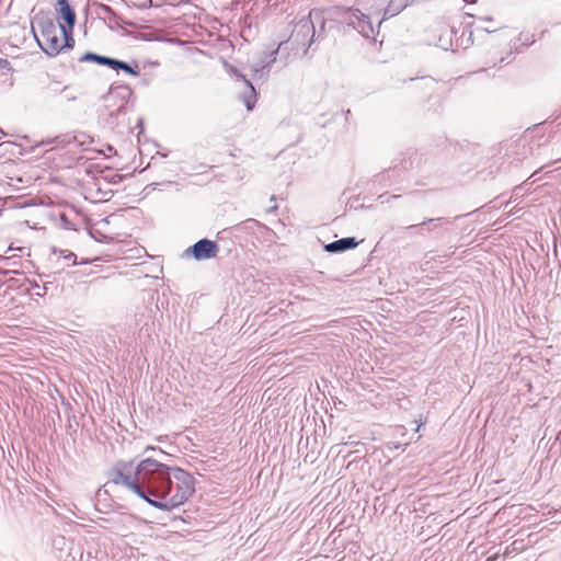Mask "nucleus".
I'll return each mask as SVG.
<instances>
[{
  "label": "nucleus",
  "instance_id": "15",
  "mask_svg": "<svg viewBox=\"0 0 561 561\" xmlns=\"http://www.w3.org/2000/svg\"><path fill=\"white\" fill-rule=\"evenodd\" d=\"M489 33L490 30L488 28V26L474 24L472 25L471 31H469V38H471L472 41H474L476 38L485 39Z\"/></svg>",
  "mask_w": 561,
  "mask_h": 561
},
{
  "label": "nucleus",
  "instance_id": "26",
  "mask_svg": "<svg viewBox=\"0 0 561 561\" xmlns=\"http://www.w3.org/2000/svg\"><path fill=\"white\" fill-rule=\"evenodd\" d=\"M7 261V257H4L3 255H0V263Z\"/></svg>",
  "mask_w": 561,
  "mask_h": 561
},
{
  "label": "nucleus",
  "instance_id": "31",
  "mask_svg": "<svg viewBox=\"0 0 561 561\" xmlns=\"http://www.w3.org/2000/svg\"><path fill=\"white\" fill-rule=\"evenodd\" d=\"M147 450H154V447H147Z\"/></svg>",
  "mask_w": 561,
  "mask_h": 561
},
{
  "label": "nucleus",
  "instance_id": "32",
  "mask_svg": "<svg viewBox=\"0 0 561 561\" xmlns=\"http://www.w3.org/2000/svg\"><path fill=\"white\" fill-rule=\"evenodd\" d=\"M466 3H471L473 0H465Z\"/></svg>",
  "mask_w": 561,
  "mask_h": 561
},
{
  "label": "nucleus",
  "instance_id": "2",
  "mask_svg": "<svg viewBox=\"0 0 561 561\" xmlns=\"http://www.w3.org/2000/svg\"><path fill=\"white\" fill-rule=\"evenodd\" d=\"M316 24H319V31H323L325 19H323L322 11L313 9L309 11L308 16H305L294 24L290 36L287 41L278 44V48L272 51V57L278 54L284 46H290L295 55L306 56L310 45L314 42Z\"/></svg>",
  "mask_w": 561,
  "mask_h": 561
},
{
  "label": "nucleus",
  "instance_id": "25",
  "mask_svg": "<svg viewBox=\"0 0 561 561\" xmlns=\"http://www.w3.org/2000/svg\"><path fill=\"white\" fill-rule=\"evenodd\" d=\"M500 553H501V548H499L497 551L493 552V558H496V556Z\"/></svg>",
  "mask_w": 561,
  "mask_h": 561
},
{
  "label": "nucleus",
  "instance_id": "12",
  "mask_svg": "<svg viewBox=\"0 0 561 561\" xmlns=\"http://www.w3.org/2000/svg\"><path fill=\"white\" fill-rule=\"evenodd\" d=\"M107 68L114 70V71H123L131 77H138L139 70L136 67L131 66L130 64L123 61V60H114L110 65L106 66Z\"/></svg>",
  "mask_w": 561,
  "mask_h": 561
},
{
  "label": "nucleus",
  "instance_id": "30",
  "mask_svg": "<svg viewBox=\"0 0 561 561\" xmlns=\"http://www.w3.org/2000/svg\"><path fill=\"white\" fill-rule=\"evenodd\" d=\"M481 22H484V23H490V19H486L484 21H481Z\"/></svg>",
  "mask_w": 561,
  "mask_h": 561
},
{
  "label": "nucleus",
  "instance_id": "24",
  "mask_svg": "<svg viewBox=\"0 0 561 561\" xmlns=\"http://www.w3.org/2000/svg\"><path fill=\"white\" fill-rule=\"evenodd\" d=\"M9 273H10V271H5V270L0 268V275H7Z\"/></svg>",
  "mask_w": 561,
  "mask_h": 561
},
{
  "label": "nucleus",
  "instance_id": "17",
  "mask_svg": "<svg viewBox=\"0 0 561 561\" xmlns=\"http://www.w3.org/2000/svg\"><path fill=\"white\" fill-rule=\"evenodd\" d=\"M443 220H444L443 218H430V219L424 220L423 222L415 224V225H410V226L405 227V229L409 230V231H414V232H417V233H423V227H425L428 224L440 222Z\"/></svg>",
  "mask_w": 561,
  "mask_h": 561
},
{
  "label": "nucleus",
  "instance_id": "28",
  "mask_svg": "<svg viewBox=\"0 0 561 561\" xmlns=\"http://www.w3.org/2000/svg\"><path fill=\"white\" fill-rule=\"evenodd\" d=\"M141 123H142V121H141V119H138L137 126H138V127H141Z\"/></svg>",
  "mask_w": 561,
  "mask_h": 561
},
{
  "label": "nucleus",
  "instance_id": "14",
  "mask_svg": "<svg viewBox=\"0 0 561 561\" xmlns=\"http://www.w3.org/2000/svg\"><path fill=\"white\" fill-rule=\"evenodd\" d=\"M77 139L78 138L75 136H71V134H64V135H59L48 141L44 142V144H47V145L54 144V145H56V148L65 149L68 146L73 145Z\"/></svg>",
  "mask_w": 561,
  "mask_h": 561
},
{
  "label": "nucleus",
  "instance_id": "33",
  "mask_svg": "<svg viewBox=\"0 0 561 561\" xmlns=\"http://www.w3.org/2000/svg\"><path fill=\"white\" fill-rule=\"evenodd\" d=\"M2 211H3V210H2V209H0V216H1V213H2Z\"/></svg>",
  "mask_w": 561,
  "mask_h": 561
},
{
  "label": "nucleus",
  "instance_id": "27",
  "mask_svg": "<svg viewBox=\"0 0 561 561\" xmlns=\"http://www.w3.org/2000/svg\"><path fill=\"white\" fill-rule=\"evenodd\" d=\"M275 210H276V206H272V208H271V209H268V213H271V211H275Z\"/></svg>",
  "mask_w": 561,
  "mask_h": 561
},
{
  "label": "nucleus",
  "instance_id": "18",
  "mask_svg": "<svg viewBox=\"0 0 561 561\" xmlns=\"http://www.w3.org/2000/svg\"><path fill=\"white\" fill-rule=\"evenodd\" d=\"M54 253H59L62 256L64 261L71 262L72 265L76 264V254L69 250H57L54 249Z\"/></svg>",
  "mask_w": 561,
  "mask_h": 561
},
{
  "label": "nucleus",
  "instance_id": "11",
  "mask_svg": "<svg viewBox=\"0 0 561 561\" xmlns=\"http://www.w3.org/2000/svg\"><path fill=\"white\" fill-rule=\"evenodd\" d=\"M114 60H115V58L99 55V54L91 53V51H88V53L81 55L80 58H78V62H95L103 67H107V65Z\"/></svg>",
  "mask_w": 561,
  "mask_h": 561
},
{
  "label": "nucleus",
  "instance_id": "20",
  "mask_svg": "<svg viewBox=\"0 0 561 561\" xmlns=\"http://www.w3.org/2000/svg\"><path fill=\"white\" fill-rule=\"evenodd\" d=\"M0 69L2 70H11L10 61L8 59L0 57Z\"/></svg>",
  "mask_w": 561,
  "mask_h": 561
},
{
  "label": "nucleus",
  "instance_id": "7",
  "mask_svg": "<svg viewBox=\"0 0 561 561\" xmlns=\"http://www.w3.org/2000/svg\"><path fill=\"white\" fill-rule=\"evenodd\" d=\"M347 24L348 26L357 30L365 38H371L374 36L371 21H369V19L358 9H352L348 11Z\"/></svg>",
  "mask_w": 561,
  "mask_h": 561
},
{
  "label": "nucleus",
  "instance_id": "3",
  "mask_svg": "<svg viewBox=\"0 0 561 561\" xmlns=\"http://www.w3.org/2000/svg\"><path fill=\"white\" fill-rule=\"evenodd\" d=\"M61 23L56 22L48 15L34 16L31 23V30L34 33V39L43 49L44 54L49 57H56L62 49H71L64 42H60L58 35H61ZM65 39V36H62Z\"/></svg>",
  "mask_w": 561,
  "mask_h": 561
},
{
  "label": "nucleus",
  "instance_id": "9",
  "mask_svg": "<svg viewBox=\"0 0 561 561\" xmlns=\"http://www.w3.org/2000/svg\"><path fill=\"white\" fill-rule=\"evenodd\" d=\"M356 247H358V241L355 237H343L331 243H325L324 251L330 253H343Z\"/></svg>",
  "mask_w": 561,
  "mask_h": 561
},
{
  "label": "nucleus",
  "instance_id": "19",
  "mask_svg": "<svg viewBox=\"0 0 561 561\" xmlns=\"http://www.w3.org/2000/svg\"><path fill=\"white\" fill-rule=\"evenodd\" d=\"M400 195L399 194H388V193H383L381 195L378 196V201L379 203L381 204H389L391 201L393 199H399Z\"/></svg>",
  "mask_w": 561,
  "mask_h": 561
},
{
  "label": "nucleus",
  "instance_id": "1",
  "mask_svg": "<svg viewBox=\"0 0 561 561\" xmlns=\"http://www.w3.org/2000/svg\"><path fill=\"white\" fill-rule=\"evenodd\" d=\"M123 485L156 510L172 512L195 492V479L180 467L152 458L119 460L110 471V482Z\"/></svg>",
  "mask_w": 561,
  "mask_h": 561
},
{
  "label": "nucleus",
  "instance_id": "8",
  "mask_svg": "<svg viewBox=\"0 0 561 561\" xmlns=\"http://www.w3.org/2000/svg\"><path fill=\"white\" fill-rule=\"evenodd\" d=\"M231 73H233L234 78L238 80H242L245 84V88H248V91L243 92V95H241V100H243L245 110L251 112L255 105V89L253 88L251 81L245 79L244 75L240 73L238 69L231 68Z\"/></svg>",
  "mask_w": 561,
  "mask_h": 561
},
{
  "label": "nucleus",
  "instance_id": "16",
  "mask_svg": "<svg viewBox=\"0 0 561 561\" xmlns=\"http://www.w3.org/2000/svg\"><path fill=\"white\" fill-rule=\"evenodd\" d=\"M72 137L78 138L75 140V144H77L78 148L81 150L88 149V146L92 144V138L84 133L72 134Z\"/></svg>",
  "mask_w": 561,
  "mask_h": 561
},
{
  "label": "nucleus",
  "instance_id": "6",
  "mask_svg": "<svg viewBox=\"0 0 561 561\" xmlns=\"http://www.w3.org/2000/svg\"><path fill=\"white\" fill-rule=\"evenodd\" d=\"M65 546L68 551L67 561H91V552H85L84 542L81 540H66L65 537H60L54 540V547Z\"/></svg>",
  "mask_w": 561,
  "mask_h": 561
},
{
  "label": "nucleus",
  "instance_id": "10",
  "mask_svg": "<svg viewBox=\"0 0 561 561\" xmlns=\"http://www.w3.org/2000/svg\"><path fill=\"white\" fill-rule=\"evenodd\" d=\"M127 115V101L121 99L119 104H117L116 108L111 111L110 114H107L106 118V126L111 129H115L116 127L121 126L122 118Z\"/></svg>",
  "mask_w": 561,
  "mask_h": 561
},
{
  "label": "nucleus",
  "instance_id": "29",
  "mask_svg": "<svg viewBox=\"0 0 561 561\" xmlns=\"http://www.w3.org/2000/svg\"><path fill=\"white\" fill-rule=\"evenodd\" d=\"M271 202H275V196L274 195L271 196Z\"/></svg>",
  "mask_w": 561,
  "mask_h": 561
},
{
  "label": "nucleus",
  "instance_id": "21",
  "mask_svg": "<svg viewBox=\"0 0 561 561\" xmlns=\"http://www.w3.org/2000/svg\"><path fill=\"white\" fill-rule=\"evenodd\" d=\"M492 203H493V209H497V208L502 207L504 204L503 199L500 196L493 198Z\"/></svg>",
  "mask_w": 561,
  "mask_h": 561
},
{
  "label": "nucleus",
  "instance_id": "22",
  "mask_svg": "<svg viewBox=\"0 0 561 561\" xmlns=\"http://www.w3.org/2000/svg\"><path fill=\"white\" fill-rule=\"evenodd\" d=\"M114 99H115V95L113 93H111V95L106 98V101L108 102L107 107L115 105L114 103L113 104L110 103V102L114 101Z\"/></svg>",
  "mask_w": 561,
  "mask_h": 561
},
{
  "label": "nucleus",
  "instance_id": "23",
  "mask_svg": "<svg viewBox=\"0 0 561 561\" xmlns=\"http://www.w3.org/2000/svg\"><path fill=\"white\" fill-rule=\"evenodd\" d=\"M103 10H104V12H106V13H111V14H112V9H111V7H108V5H106V4H103Z\"/></svg>",
  "mask_w": 561,
  "mask_h": 561
},
{
  "label": "nucleus",
  "instance_id": "13",
  "mask_svg": "<svg viewBox=\"0 0 561 561\" xmlns=\"http://www.w3.org/2000/svg\"><path fill=\"white\" fill-rule=\"evenodd\" d=\"M405 5V0H389L388 5L385 8V12H382V20L398 15Z\"/></svg>",
  "mask_w": 561,
  "mask_h": 561
},
{
  "label": "nucleus",
  "instance_id": "4",
  "mask_svg": "<svg viewBox=\"0 0 561 561\" xmlns=\"http://www.w3.org/2000/svg\"><path fill=\"white\" fill-rule=\"evenodd\" d=\"M218 243L207 238L195 241L194 244L184 250V255L193 257L195 261H208L218 255Z\"/></svg>",
  "mask_w": 561,
  "mask_h": 561
},
{
  "label": "nucleus",
  "instance_id": "5",
  "mask_svg": "<svg viewBox=\"0 0 561 561\" xmlns=\"http://www.w3.org/2000/svg\"><path fill=\"white\" fill-rule=\"evenodd\" d=\"M57 7H59L60 20L64 21L62 36L66 37V45L67 47H73V27L76 22L75 11L68 3V0H57Z\"/></svg>",
  "mask_w": 561,
  "mask_h": 561
}]
</instances>
